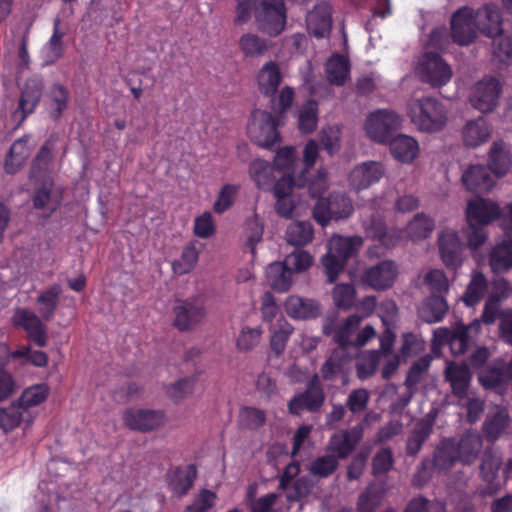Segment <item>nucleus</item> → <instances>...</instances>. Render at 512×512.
Instances as JSON below:
<instances>
[{"mask_svg": "<svg viewBox=\"0 0 512 512\" xmlns=\"http://www.w3.org/2000/svg\"><path fill=\"white\" fill-rule=\"evenodd\" d=\"M354 212L351 198L342 192L330 193L328 197H319L316 201L312 215L314 220L322 227L331 221L349 218Z\"/></svg>", "mask_w": 512, "mask_h": 512, "instance_id": "nucleus-1", "label": "nucleus"}, {"mask_svg": "<svg viewBox=\"0 0 512 512\" xmlns=\"http://www.w3.org/2000/svg\"><path fill=\"white\" fill-rule=\"evenodd\" d=\"M254 15L259 30L277 37L286 26L287 15L284 0H255Z\"/></svg>", "mask_w": 512, "mask_h": 512, "instance_id": "nucleus-2", "label": "nucleus"}, {"mask_svg": "<svg viewBox=\"0 0 512 512\" xmlns=\"http://www.w3.org/2000/svg\"><path fill=\"white\" fill-rule=\"evenodd\" d=\"M466 218L469 226H486L500 218L508 220L512 225V203L501 209L490 199L476 197L467 203Z\"/></svg>", "mask_w": 512, "mask_h": 512, "instance_id": "nucleus-3", "label": "nucleus"}, {"mask_svg": "<svg viewBox=\"0 0 512 512\" xmlns=\"http://www.w3.org/2000/svg\"><path fill=\"white\" fill-rule=\"evenodd\" d=\"M410 116L418 128H442L446 122L444 107L433 98L414 101L410 105Z\"/></svg>", "mask_w": 512, "mask_h": 512, "instance_id": "nucleus-4", "label": "nucleus"}, {"mask_svg": "<svg viewBox=\"0 0 512 512\" xmlns=\"http://www.w3.org/2000/svg\"><path fill=\"white\" fill-rule=\"evenodd\" d=\"M325 402V393L317 374L307 382L303 392L294 395L288 402V411L293 415H301L303 411L311 413L321 409Z\"/></svg>", "mask_w": 512, "mask_h": 512, "instance_id": "nucleus-5", "label": "nucleus"}, {"mask_svg": "<svg viewBox=\"0 0 512 512\" xmlns=\"http://www.w3.org/2000/svg\"><path fill=\"white\" fill-rule=\"evenodd\" d=\"M417 71L421 81L433 87L444 86L452 77L451 67L435 52H426L423 55Z\"/></svg>", "mask_w": 512, "mask_h": 512, "instance_id": "nucleus-6", "label": "nucleus"}, {"mask_svg": "<svg viewBox=\"0 0 512 512\" xmlns=\"http://www.w3.org/2000/svg\"><path fill=\"white\" fill-rule=\"evenodd\" d=\"M173 326L179 331H189L197 326L206 316L203 302L197 298L178 300L173 308Z\"/></svg>", "mask_w": 512, "mask_h": 512, "instance_id": "nucleus-7", "label": "nucleus"}, {"mask_svg": "<svg viewBox=\"0 0 512 512\" xmlns=\"http://www.w3.org/2000/svg\"><path fill=\"white\" fill-rule=\"evenodd\" d=\"M363 435V423H358L350 429H342L331 435L326 452L335 455L338 460L346 459L362 441Z\"/></svg>", "mask_w": 512, "mask_h": 512, "instance_id": "nucleus-8", "label": "nucleus"}, {"mask_svg": "<svg viewBox=\"0 0 512 512\" xmlns=\"http://www.w3.org/2000/svg\"><path fill=\"white\" fill-rule=\"evenodd\" d=\"M12 323L17 328H22L30 342L38 347H45L48 343V334L46 325L41 318L34 312L18 308L12 317Z\"/></svg>", "mask_w": 512, "mask_h": 512, "instance_id": "nucleus-9", "label": "nucleus"}, {"mask_svg": "<svg viewBox=\"0 0 512 512\" xmlns=\"http://www.w3.org/2000/svg\"><path fill=\"white\" fill-rule=\"evenodd\" d=\"M501 92L499 80L493 77L483 78L475 85L470 101L482 113L491 112L498 105Z\"/></svg>", "mask_w": 512, "mask_h": 512, "instance_id": "nucleus-10", "label": "nucleus"}, {"mask_svg": "<svg viewBox=\"0 0 512 512\" xmlns=\"http://www.w3.org/2000/svg\"><path fill=\"white\" fill-rule=\"evenodd\" d=\"M122 418L129 429L150 432L164 424L165 413L162 410L128 408Z\"/></svg>", "mask_w": 512, "mask_h": 512, "instance_id": "nucleus-11", "label": "nucleus"}, {"mask_svg": "<svg viewBox=\"0 0 512 512\" xmlns=\"http://www.w3.org/2000/svg\"><path fill=\"white\" fill-rule=\"evenodd\" d=\"M475 26L481 34L493 38L503 34L502 13L498 5L486 3L473 11Z\"/></svg>", "mask_w": 512, "mask_h": 512, "instance_id": "nucleus-12", "label": "nucleus"}, {"mask_svg": "<svg viewBox=\"0 0 512 512\" xmlns=\"http://www.w3.org/2000/svg\"><path fill=\"white\" fill-rule=\"evenodd\" d=\"M438 247L441 259L448 269L456 271L461 267L465 245L456 231L442 230L438 236Z\"/></svg>", "mask_w": 512, "mask_h": 512, "instance_id": "nucleus-13", "label": "nucleus"}, {"mask_svg": "<svg viewBox=\"0 0 512 512\" xmlns=\"http://www.w3.org/2000/svg\"><path fill=\"white\" fill-rule=\"evenodd\" d=\"M451 36L455 43L466 46L477 37V28L473 20V9L459 8L451 17Z\"/></svg>", "mask_w": 512, "mask_h": 512, "instance_id": "nucleus-14", "label": "nucleus"}, {"mask_svg": "<svg viewBox=\"0 0 512 512\" xmlns=\"http://www.w3.org/2000/svg\"><path fill=\"white\" fill-rule=\"evenodd\" d=\"M397 276V266L392 260H384L365 270L361 277L363 284L382 291L390 288Z\"/></svg>", "mask_w": 512, "mask_h": 512, "instance_id": "nucleus-15", "label": "nucleus"}, {"mask_svg": "<svg viewBox=\"0 0 512 512\" xmlns=\"http://www.w3.org/2000/svg\"><path fill=\"white\" fill-rule=\"evenodd\" d=\"M307 32L317 39L328 38L332 29V7L325 1L318 2L306 17Z\"/></svg>", "mask_w": 512, "mask_h": 512, "instance_id": "nucleus-16", "label": "nucleus"}, {"mask_svg": "<svg viewBox=\"0 0 512 512\" xmlns=\"http://www.w3.org/2000/svg\"><path fill=\"white\" fill-rule=\"evenodd\" d=\"M362 320V316L352 314L335 329L330 324L324 325L323 333L327 336L333 334V340L338 345L336 349L346 352L352 347L354 335H356Z\"/></svg>", "mask_w": 512, "mask_h": 512, "instance_id": "nucleus-17", "label": "nucleus"}, {"mask_svg": "<svg viewBox=\"0 0 512 512\" xmlns=\"http://www.w3.org/2000/svg\"><path fill=\"white\" fill-rule=\"evenodd\" d=\"M383 175L384 168L380 162L366 161L357 165L351 171L349 184L354 190H364L378 183Z\"/></svg>", "mask_w": 512, "mask_h": 512, "instance_id": "nucleus-18", "label": "nucleus"}, {"mask_svg": "<svg viewBox=\"0 0 512 512\" xmlns=\"http://www.w3.org/2000/svg\"><path fill=\"white\" fill-rule=\"evenodd\" d=\"M42 91L43 82L40 78L33 77L26 81L19 100L18 110L13 114V118L18 120V126L28 114L34 111L41 99Z\"/></svg>", "mask_w": 512, "mask_h": 512, "instance_id": "nucleus-19", "label": "nucleus"}, {"mask_svg": "<svg viewBox=\"0 0 512 512\" xmlns=\"http://www.w3.org/2000/svg\"><path fill=\"white\" fill-rule=\"evenodd\" d=\"M462 183L468 191L488 192L495 185L488 166L481 164L470 165L462 174Z\"/></svg>", "mask_w": 512, "mask_h": 512, "instance_id": "nucleus-20", "label": "nucleus"}, {"mask_svg": "<svg viewBox=\"0 0 512 512\" xmlns=\"http://www.w3.org/2000/svg\"><path fill=\"white\" fill-rule=\"evenodd\" d=\"M366 235L377 241L385 249L395 247L402 238V231L397 228H387L379 217H372L365 227Z\"/></svg>", "mask_w": 512, "mask_h": 512, "instance_id": "nucleus-21", "label": "nucleus"}, {"mask_svg": "<svg viewBox=\"0 0 512 512\" xmlns=\"http://www.w3.org/2000/svg\"><path fill=\"white\" fill-rule=\"evenodd\" d=\"M433 466L438 473H447L457 462V447L455 446V438L448 437L439 441L433 452Z\"/></svg>", "mask_w": 512, "mask_h": 512, "instance_id": "nucleus-22", "label": "nucleus"}, {"mask_svg": "<svg viewBox=\"0 0 512 512\" xmlns=\"http://www.w3.org/2000/svg\"><path fill=\"white\" fill-rule=\"evenodd\" d=\"M445 377L451 385L454 396L459 399L467 398L472 374L466 364L450 362L445 369Z\"/></svg>", "mask_w": 512, "mask_h": 512, "instance_id": "nucleus-23", "label": "nucleus"}, {"mask_svg": "<svg viewBox=\"0 0 512 512\" xmlns=\"http://www.w3.org/2000/svg\"><path fill=\"white\" fill-rule=\"evenodd\" d=\"M488 263L494 274L507 273L512 269V237L501 240L491 248Z\"/></svg>", "mask_w": 512, "mask_h": 512, "instance_id": "nucleus-24", "label": "nucleus"}, {"mask_svg": "<svg viewBox=\"0 0 512 512\" xmlns=\"http://www.w3.org/2000/svg\"><path fill=\"white\" fill-rule=\"evenodd\" d=\"M167 477L169 489L173 494L182 497L192 488L197 477V467L194 464L178 466Z\"/></svg>", "mask_w": 512, "mask_h": 512, "instance_id": "nucleus-25", "label": "nucleus"}, {"mask_svg": "<svg viewBox=\"0 0 512 512\" xmlns=\"http://www.w3.org/2000/svg\"><path fill=\"white\" fill-rule=\"evenodd\" d=\"M512 155L502 141H494L488 155V167L495 177L505 176L511 169Z\"/></svg>", "mask_w": 512, "mask_h": 512, "instance_id": "nucleus-26", "label": "nucleus"}, {"mask_svg": "<svg viewBox=\"0 0 512 512\" xmlns=\"http://www.w3.org/2000/svg\"><path fill=\"white\" fill-rule=\"evenodd\" d=\"M449 309L443 295H430L425 298L418 310L420 319L426 323H438L442 321Z\"/></svg>", "mask_w": 512, "mask_h": 512, "instance_id": "nucleus-27", "label": "nucleus"}, {"mask_svg": "<svg viewBox=\"0 0 512 512\" xmlns=\"http://www.w3.org/2000/svg\"><path fill=\"white\" fill-rule=\"evenodd\" d=\"M483 441L477 432L467 431L459 440L455 439L458 457L463 465L472 464L478 457Z\"/></svg>", "mask_w": 512, "mask_h": 512, "instance_id": "nucleus-28", "label": "nucleus"}, {"mask_svg": "<svg viewBox=\"0 0 512 512\" xmlns=\"http://www.w3.org/2000/svg\"><path fill=\"white\" fill-rule=\"evenodd\" d=\"M282 76L279 66L274 61L265 63L259 70L257 81L261 94L274 97L281 83Z\"/></svg>", "mask_w": 512, "mask_h": 512, "instance_id": "nucleus-29", "label": "nucleus"}, {"mask_svg": "<svg viewBox=\"0 0 512 512\" xmlns=\"http://www.w3.org/2000/svg\"><path fill=\"white\" fill-rule=\"evenodd\" d=\"M285 310L294 319H313L320 314L316 301L299 296H289L285 302Z\"/></svg>", "mask_w": 512, "mask_h": 512, "instance_id": "nucleus-30", "label": "nucleus"}, {"mask_svg": "<svg viewBox=\"0 0 512 512\" xmlns=\"http://www.w3.org/2000/svg\"><path fill=\"white\" fill-rule=\"evenodd\" d=\"M389 148L392 156L402 163H411L419 151L417 141L407 135H398L391 139Z\"/></svg>", "mask_w": 512, "mask_h": 512, "instance_id": "nucleus-31", "label": "nucleus"}, {"mask_svg": "<svg viewBox=\"0 0 512 512\" xmlns=\"http://www.w3.org/2000/svg\"><path fill=\"white\" fill-rule=\"evenodd\" d=\"M433 432V421L420 419L416 422L406 441V455L414 457Z\"/></svg>", "mask_w": 512, "mask_h": 512, "instance_id": "nucleus-32", "label": "nucleus"}, {"mask_svg": "<svg viewBox=\"0 0 512 512\" xmlns=\"http://www.w3.org/2000/svg\"><path fill=\"white\" fill-rule=\"evenodd\" d=\"M362 244L363 240L360 236H337L330 240L328 252L347 263L348 259L357 253Z\"/></svg>", "mask_w": 512, "mask_h": 512, "instance_id": "nucleus-33", "label": "nucleus"}, {"mask_svg": "<svg viewBox=\"0 0 512 512\" xmlns=\"http://www.w3.org/2000/svg\"><path fill=\"white\" fill-rule=\"evenodd\" d=\"M327 80L335 86H343L350 75L349 60L340 54H333L325 64Z\"/></svg>", "mask_w": 512, "mask_h": 512, "instance_id": "nucleus-34", "label": "nucleus"}, {"mask_svg": "<svg viewBox=\"0 0 512 512\" xmlns=\"http://www.w3.org/2000/svg\"><path fill=\"white\" fill-rule=\"evenodd\" d=\"M292 270L285 262H274L267 267L266 278L274 291L286 292L292 284Z\"/></svg>", "mask_w": 512, "mask_h": 512, "instance_id": "nucleus-35", "label": "nucleus"}, {"mask_svg": "<svg viewBox=\"0 0 512 512\" xmlns=\"http://www.w3.org/2000/svg\"><path fill=\"white\" fill-rule=\"evenodd\" d=\"M61 293V286L59 284H53L38 295L36 302L38 304V312L42 319L49 321L54 317L59 305Z\"/></svg>", "mask_w": 512, "mask_h": 512, "instance_id": "nucleus-36", "label": "nucleus"}, {"mask_svg": "<svg viewBox=\"0 0 512 512\" xmlns=\"http://www.w3.org/2000/svg\"><path fill=\"white\" fill-rule=\"evenodd\" d=\"M27 141L28 137L25 135L12 144L4 163L6 173L15 174L24 165L30 155Z\"/></svg>", "mask_w": 512, "mask_h": 512, "instance_id": "nucleus-37", "label": "nucleus"}, {"mask_svg": "<svg viewBox=\"0 0 512 512\" xmlns=\"http://www.w3.org/2000/svg\"><path fill=\"white\" fill-rule=\"evenodd\" d=\"M275 168L268 161L256 159L250 163L249 174L256 186L264 191L271 189L275 181Z\"/></svg>", "mask_w": 512, "mask_h": 512, "instance_id": "nucleus-38", "label": "nucleus"}, {"mask_svg": "<svg viewBox=\"0 0 512 512\" xmlns=\"http://www.w3.org/2000/svg\"><path fill=\"white\" fill-rule=\"evenodd\" d=\"M488 290V281L485 275L480 271H475L467 285L462 296V300L468 307L478 304Z\"/></svg>", "mask_w": 512, "mask_h": 512, "instance_id": "nucleus-39", "label": "nucleus"}, {"mask_svg": "<svg viewBox=\"0 0 512 512\" xmlns=\"http://www.w3.org/2000/svg\"><path fill=\"white\" fill-rule=\"evenodd\" d=\"M402 117L388 108L376 109L369 113L365 120V128H398Z\"/></svg>", "mask_w": 512, "mask_h": 512, "instance_id": "nucleus-40", "label": "nucleus"}, {"mask_svg": "<svg viewBox=\"0 0 512 512\" xmlns=\"http://www.w3.org/2000/svg\"><path fill=\"white\" fill-rule=\"evenodd\" d=\"M443 339L449 344L450 351L454 356L464 354L469 346V328L464 325L456 326L452 331L440 329Z\"/></svg>", "mask_w": 512, "mask_h": 512, "instance_id": "nucleus-41", "label": "nucleus"}, {"mask_svg": "<svg viewBox=\"0 0 512 512\" xmlns=\"http://www.w3.org/2000/svg\"><path fill=\"white\" fill-rule=\"evenodd\" d=\"M23 420L32 421L29 411H24L17 402L0 409V428L5 432L18 427Z\"/></svg>", "mask_w": 512, "mask_h": 512, "instance_id": "nucleus-42", "label": "nucleus"}, {"mask_svg": "<svg viewBox=\"0 0 512 512\" xmlns=\"http://www.w3.org/2000/svg\"><path fill=\"white\" fill-rule=\"evenodd\" d=\"M435 228V221L425 213H417L406 226V233L413 241L428 238Z\"/></svg>", "mask_w": 512, "mask_h": 512, "instance_id": "nucleus-43", "label": "nucleus"}, {"mask_svg": "<svg viewBox=\"0 0 512 512\" xmlns=\"http://www.w3.org/2000/svg\"><path fill=\"white\" fill-rule=\"evenodd\" d=\"M313 235V227L307 221L291 223L286 231L287 242L295 247L307 245L312 241Z\"/></svg>", "mask_w": 512, "mask_h": 512, "instance_id": "nucleus-44", "label": "nucleus"}, {"mask_svg": "<svg viewBox=\"0 0 512 512\" xmlns=\"http://www.w3.org/2000/svg\"><path fill=\"white\" fill-rule=\"evenodd\" d=\"M509 424V414L505 409L496 411L488 416L483 425L485 436L490 441H495L504 432Z\"/></svg>", "mask_w": 512, "mask_h": 512, "instance_id": "nucleus-45", "label": "nucleus"}, {"mask_svg": "<svg viewBox=\"0 0 512 512\" xmlns=\"http://www.w3.org/2000/svg\"><path fill=\"white\" fill-rule=\"evenodd\" d=\"M198 258L199 252L195 244L190 243L186 245L182 250L180 259H176L171 263L173 273L179 276L190 273L196 266Z\"/></svg>", "mask_w": 512, "mask_h": 512, "instance_id": "nucleus-46", "label": "nucleus"}, {"mask_svg": "<svg viewBox=\"0 0 512 512\" xmlns=\"http://www.w3.org/2000/svg\"><path fill=\"white\" fill-rule=\"evenodd\" d=\"M268 47L267 41L256 34L246 33L239 39V48L245 57L263 56Z\"/></svg>", "mask_w": 512, "mask_h": 512, "instance_id": "nucleus-47", "label": "nucleus"}, {"mask_svg": "<svg viewBox=\"0 0 512 512\" xmlns=\"http://www.w3.org/2000/svg\"><path fill=\"white\" fill-rule=\"evenodd\" d=\"M48 395L49 387L47 384L32 385L22 392L17 403L22 406L24 411H28L30 407L38 406L44 402Z\"/></svg>", "mask_w": 512, "mask_h": 512, "instance_id": "nucleus-48", "label": "nucleus"}, {"mask_svg": "<svg viewBox=\"0 0 512 512\" xmlns=\"http://www.w3.org/2000/svg\"><path fill=\"white\" fill-rule=\"evenodd\" d=\"M297 164L296 149L293 146L279 148L275 154L273 167L283 174L294 175Z\"/></svg>", "mask_w": 512, "mask_h": 512, "instance_id": "nucleus-49", "label": "nucleus"}, {"mask_svg": "<svg viewBox=\"0 0 512 512\" xmlns=\"http://www.w3.org/2000/svg\"><path fill=\"white\" fill-rule=\"evenodd\" d=\"M271 332V350L275 353L276 356H280L286 348V344L289 340V337L293 332V327L291 326V324H289L287 321L281 318L279 320L278 327H274L271 330Z\"/></svg>", "mask_w": 512, "mask_h": 512, "instance_id": "nucleus-50", "label": "nucleus"}, {"mask_svg": "<svg viewBox=\"0 0 512 512\" xmlns=\"http://www.w3.org/2000/svg\"><path fill=\"white\" fill-rule=\"evenodd\" d=\"M60 20L56 18L53 23V33L45 45V58L47 63H54L63 55V41L64 33L59 31Z\"/></svg>", "mask_w": 512, "mask_h": 512, "instance_id": "nucleus-51", "label": "nucleus"}, {"mask_svg": "<svg viewBox=\"0 0 512 512\" xmlns=\"http://www.w3.org/2000/svg\"><path fill=\"white\" fill-rule=\"evenodd\" d=\"M266 422V413L264 410L245 406L239 412V424L248 430H258Z\"/></svg>", "mask_w": 512, "mask_h": 512, "instance_id": "nucleus-52", "label": "nucleus"}, {"mask_svg": "<svg viewBox=\"0 0 512 512\" xmlns=\"http://www.w3.org/2000/svg\"><path fill=\"white\" fill-rule=\"evenodd\" d=\"M68 99L69 93L64 86L60 84H54L51 87L49 93V112L51 117H53L54 119H58L62 115V112L68 106Z\"/></svg>", "mask_w": 512, "mask_h": 512, "instance_id": "nucleus-53", "label": "nucleus"}, {"mask_svg": "<svg viewBox=\"0 0 512 512\" xmlns=\"http://www.w3.org/2000/svg\"><path fill=\"white\" fill-rule=\"evenodd\" d=\"M339 466V460L335 455L328 453L317 457L310 465V474L318 478H327L332 475Z\"/></svg>", "mask_w": 512, "mask_h": 512, "instance_id": "nucleus-54", "label": "nucleus"}, {"mask_svg": "<svg viewBox=\"0 0 512 512\" xmlns=\"http://www.w3.org/2000/svg\"><path fill=\"white\" fill-rule=\"evenodd\" d=\"M13 359H20L21 364H30L37 368L46 367L49 361L48 354L41 350H33L29 346H21L13 352Z\"/></svg>", "mask_w": 512, "mask_h": 512, "instance_id": "nucleus-55", "label": "nucleus"}, {"mask_svg": "<svg viewBox=\"0 0 512 512\" xmlns=\"http://www.w3.org/2000/svg\"><path fill=\"white\" fill-rule=\"evenodd\" d=\"M335 305L342 310H349L355 304L356 289L352 284H337L332 292Z\"/></svg>", "mask_w": 512, "mask_h": 512, "instance_id": "nucleus-56", "label": "nucleus"}, {"mask_svg": "<svg viewBox=\"0 0 512 512\" xmlns=\"http://www.w3.org/2000/svg\"><path fill=\"white\" fill-rule=\"evenodd\" d=\"M196 381V376L184 377L171 384L167 389V394L174 403H179L192 394Z\"/></svg>", "mask_w": 512, "mask_h": 512, "instance_id": "nucleus-57", "label": "nucleus"}, {"mask_svg": "<svg viewBox=\"0 0 512 512\" xmlns=\"http://www.w3.org/2000/svg\"><path fill=\"white\" fill-rule=\"evenodd\" d=\"M250 140L259 147L272 150L281 142L279 130H247Z\"/></svg>", "mask_w": 512, "mask_h": 512, "instance_id": "nucleus-58", "label": "nucleus"}, {"mask_svg": "<svg viewBox=\"0 0 512 512\" xmlns=\"http://www.w3.org/2000/svg\"><path fill=\"white\" fill-rule=\"evenodd\" d=\"M239 189V185L224 184L218 193L217 199L214 202V212L217 214H222L227 211L233 205L235 196Z\"/></svg>", "mask_w": 512, "mask_h": 512, "instance_id": "nucleus-59", "label": "nucleus"}, {"mask_svg": "<svg viewBox=\"0 0 512 512\" xmlns=\"http://www.w3.org/2000/svg\"><path fill=\"white\" fill-rule=\"evenodd\" d=\"M425 283L429 287L431 295L445 296L449 291L448 279L442 270H430L425 276Z\"/></svg>", "mask_w": 512, "mask_h": 512, "instance_id": "nucleus-60", "label": "nucleus"}, {"mask_svg": "<svg viewBox=\"0 0 512 512\" xmlns=\"http://www.w3.org/2000/svg\"><path fill=\"white\" fill-rule=\"evenodd\" d=\"M52 148L53 142L51 139L47 140L42 145L33 160L30 175L31 178L37 177L40 172L46 171L48 169V166L52 160Z\"/></svg>", "mask_w": 512, "mask_h": 512, "instance_id": "nucleus-61", "label": "nucleus"}, {"mask_svg": "<svg viewBox=\"0 0 512 512\" xmlns=\"http://www.w3.org/2000/svg\"><path fill=\"white\" fill-rule=\"evenodd\" d=\"M284 262L292 270V273H300L312 265L313 257L307 251L295 249L286 256Z\"/></svg>", "mask_w": 512, "mask_h": 512, "instance_id": "nucleus-62", "label": "nucleus"}, {"mask_svg": "<svg viewBox=\"0 0 512 512\" xmlns=\"http://www.w3.org/2000/svg\"><path fill=\"white\" fill-rule=\"evenodd\" d=\"M394 464L393 452L390 447L380 449L372 459V473L375 476L388 473Z\"/></svg>", "mask_w": 512, "mask_h": 512, "instance_id": "nucleus-63", "label": "nucleus"}, {"mask_svg": "<svg viewBox=\"0 0 512 512\" xmlns=\"http://www.w3.org/2000/svg\"><path fill=\"white\" fill-rule=\"evenodd\" d=\"M430 366V359L428 357H421L416 360L409 368L404 385L409 389H414L422 379L423 374Z\"/></svg>", "mask_w": 512, "mask_h": 512, "instance_id": "nucleus-64", "label": "nucleus"}]
</instances>
